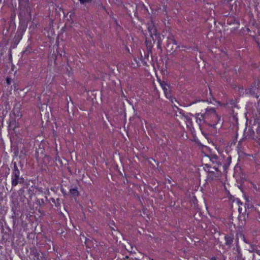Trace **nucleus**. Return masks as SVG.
Masks as SVG:
<instances>
[{
	"label": "nucleus",
	"instance_id": "1",
	"mask_svg": "<svg viewBox=\"0 0 260 260\" xmlns=\"http://www.w3.org/2000/svg\"><path fill=\"white\" fill-rule=\"evenodd\" d=\"M205 120V123L212 127H214L220 119V116L216 113L214 108L206 109V112L201 115Z\"/></svg>",
	"mask_w": 260,
	"mask_h": 260
},
{
	"label": "nucleus",
	"instance_id": "2",
	"mask_svg": "<svg viewBox=\"0 0 260 260\" xmlns=\"http://www.w3.org/2000/svg\"><path fill=\"white\" fill-rule=\"evenodd\" d=\"M206 156L209 158L210 161L213 165H215L213 167V169L218 171V168L222 165V159L217 155L213 153H210L209 154H207Z\"/></svg>",
	"mask_w": 260,
	"mask_h": 260
},
{
	"label": "nucleus",
	"instance_id": "3",
	"mask_svg": "<svg viewBox=\"0 0 260 260\" xmlns=\"http://www.w3.org/2000/svg\"><path fill=\"white\" fill-rule=\"evenodd\" d=\"M167 42L166 48L168 51L173 53L177 48H179L177 45V41L174 39L173 35H170L168 37Z\"/></svg>",
	"mask_w": 260,
	"mask_h": 260
},
{
	"label": "nucleus",
	"instance_id": "4",
	"mask_svg": "<svg viewBox=\"0 0 260 260\" xmlns=\"http://www.w3.org/2000/svg\"><path fill=\"white\" fill-rule=\"evenodd\" d=\"M20 178V171L17 167L16 162L14 164V169L12 176V185L16 186L18 185V179Z\"/></svg>",
	"mask_w": 260,
	"mask_h": 260
},
{
	"label": "nucleus",
	"instance_id": "5",
	"mask_svg": "<svg viewBox=\"0 0 260 260\" xmlns=\"http://www.w3.org/2000/svg\"><path fill=\"white\" fill-rule=\"evenodd\" d=\"M259 83V81H257L256 83V81H255L252 85H251L249 88L246 90L247 93H249L250 94L253 95L257 98H258V95H257L258 91V83Z\"/></svg>",
	"mask_w": 260,
	"mask_h": 260
},
{
	"label": "nucleus",
	"instance_id": "6",
	"mask_svg": "<svg viewBox=\"0 0 260 260\" xmlns=\"http://www.w3.org/2000/svg\"><path fill=\"white\" fill-rule=\"evenodd\" d=\"M85 244L87 248L91 249H96L98 248L100 243L96 241L95 239L92 238H86L85 241Z\"/></svg>",
	"mask_w": 260,
	"mask_h": 260
},
{
	"label": "nucleus",
	"instance_id": "7",
	"mask_svg": "<svg viewBox=\"0 0 260 260\" xmlns=\"http://www.w3.org/2000/svg\"><path fill=\"white\" fill-rule=\"evenodd\" d=\"M19 7H20L21 12L19 14V16L21 17L22 16L23 11L25 10L28 12V8L29 7V0H18Z\"/></svg>",
	"mask_w": 260,
	"mask_h": 260
},
{
	"label": "nucleus",
	"instance_id": "8",
	"mask_svg": "<svg viewBox=\"0 0 260 260\" xmlns=\"http://www.w3.org/2000/svg\"><path fill=\"white\" fill-rule=\"evenodd\" d=\"M234 240V236L233 234H226L224 236L225 244L228 246V248L230 249Z\"/></svg>",
	"mask_w": 260,
	"mask_h": 260
},
{
	"label": "nucleus",
	"instance_id": "9",
	"mask_svg": "<svg viewBox=\"0 0 260 260\" xmlns=\"http://www.w3.org/2000/svg\"><path fill=\"white\" fill-rule=\"evenodd\" d=\"M21 17V19L19 23V26L18 28V31L20 32V35L22 36L23 33L26 30L27 28V23H26L24 20H23L22 17ZM20 18V17L19 16Z\"/></svg>",
	"mask_w": 260,
	"mask_h": 260
},
{
	"label": "nucleus",
	"instance_id": "10",
	"mask_svg": "<svg viewBox=\"0 0 260 260\" xmlns=\"http://www.w3.org/2000/svg\"><path fill=\"white\" fill-rule=\"evenodd\" d=\"M160 84L161 87H162L164 93L167 97H169L171 96V92L169 89V85L166 83L165 81H161L160 82Z\"/></svg>",
	"mask_w": 260,
	"mask_h": 260
},
{
	"label": "nucleus",
	"instance_id": "11",
	"mask_svg": "<svg viewBox=\"0 0 260 260\" xmlns=\"http://www.w3.org/2000/svg\"><path fill=\"white\" fill-rule=\"evenodd\" d=\"M148 30L149 32L150 33V35L151 37L153 38V36H157V29L154 26V24L152 23H151L150 24H149L148 26ZM152 40L153 43L155 42V41L154 40L153 38H152Z\"/></svg>",
	"mask_w": 260,
	"mask_h": 260
},
{
	"label": "nucleus",
	"instance_id": "12",
	"mask_svg": "<svg viewBox=\"0 0 260 260\" xmlns=\"http://www.w3.org/2000/svg\"><path fill=\"white\" fill-rule=\"evenodd\" d=\"M236 249L237 251V253L236 254L238 259H241L242 258V254L240 250V246L239 245L238 238H237L236 239Z\"/></svg>",
	"mask_w": 260,
	"mask_h": 260
},
{
	"label": "nucleus",
	"instance_id": "13",
	"mask_svg": "<svg viewBox=\"0 0 260 260\" xmlns=\"http://www.w3.org/2000/svg\"><path fill=\"white\" fill-rule=\"evenodd\" d=\"M145 44L148 53L149 54V53H151L153 47V43H152L151 40L146 38L145 40Z\"/></svg>",
	"mask_w": 260,
	"mask_h": 260
},
{
	"label": "nucleus",
	"instance_id": "14",
	"mask_svg": "<svg viewBox=\"0 0 260 260\" xmlns=\"http://www.w3.org/2000/svg\"><path fill=\"white\" fill-rule=\"evenodd\" d=\"M70 193L74 198L78 197L79 196V192L78 190V188L77 187H75L74 188H70Z\"/></svg>",
	"mask_w": 260,
	"mask_h": 260
},
{
	"label": "nucleus",
	"instance_id": "15",
	"mask_svg": "<svg viewBox=\"0 0 260 260\" xmlns=\"http://www.w3.org/2000/svg\"><path fill=\"white\" fill-rule=\"evenodd\" d=\"M202 114L200 113H197L195 115L196 118L197 119V122L199 123V124H201L202 123V122L203 121L204 123H205V120L204 119V118H203L201 117V115Z\"/></svg>",
	"mask_w": 260,
	"mask_h": 260
},
{
	"label": "nucleus",
	"instance_id": "16",
	"mask_svg": "<svg viewBox=\"0 0 260 260\" xmlns=\"http://www.w3.org/2000/svg\"><path fill=\"white\" fill-rule=\"evenodd\" d=\"M255 216L256 219L260 222V207L258 208L255 209Z\"/></svg>",
	"mask_w": 260,
	"mask_h": 260
},
{
	"label": "nucleus",
	"instance_id": "17",
	"mask_svg": "<svg viewBox=\"0 0 260 260\" xmlns=\"http://www.w3.org/2000/svg\"><path fill=\"white\" fill-rule=\"evenodd\" d=\"M211 167V165L206 164H205L204 169V170L207 171V172L210 173H213L214 172L210 170V168Z\"/></svg>",
	"mask_w": 260,
	"mask_h": 260
},
{
	"label": "nucleus",
	"instance_id": "18",
	"mask_svg": "<svg viewBox=\"0 0 260 260\" xmlns=\"http://www.w3.org/2000/svg\"><path fill=\"white\" fill-rule=\"evenodd\" d=\"M98 10L100 11H105L106 12V13L109 14V13L107 12L105 7L104 6H103L102 4H100L98 5Z\"/></svg>",
	"mask_w": 260,
	"mask_h": 260
},
{
	"label": "nucleus",
	"instance_id": "19",
	"mask_svg": "<svg viewBox=\"0 0 260 260\" xmlns=\"http://www.w3.org/2000/svg\"><path fill=\"white\" fill-rule=\"evenodd\" d=\"M80 4L83 5H85L86 4H90L92 2V0H79Z\"/></svg>",
	"mask_w": 260,
	"mask_h": 260
},
{
	"label": "nucleus",
	"instance_id": "20",
	"mask_svg": "<svg viewBox=\"0 0 260 260\" xmlns=\"http://www.w3.org/2000/svg\"><path fill=\"white\" fill-rule=\"evenodd\" d=\"M13 114L15 116H17L18 117L22 116V114H20L19 111L18 110H16L15 108H14L13 110Z\"/></svg>",
	"mask_w": 260,
	"mask_h": 260
},
{
	"label": "nucleus",
	"instance_id": "21",
	"mask_svg": "<svg viewBox=\"0 0 260 260\" xmlns=\"http://www.w3.org/2000/svg\"><path fill=\"white\" fill-rule=\"evenodd\" d=\"M31 253L32 255H34L35 257H37L38 258L39 257V253L37 252V251L35 249H34L31 251Z\"/></svg>",
	"mask_w": 260,
	"mask_h": 260
},
{
	"label": "nucleus",
	"instance_id": "22",
	"mask_svg": "<svg viewBox=\"0 0 260 260\" xmlns=\"http://www.w3.org/2000/svg\"><path fill=\"white\" fill-rule=\"evenodd\" d=\"M237 235H238V234H237ZM239 235L241 237H242V238H243V241H244L245 243H249V242L247 241V240H246V239L245 238L244 235L242 233H240L239 234Z\"/></svg>",
	"mask_w": 260,
	"mask_h": 260
},
{
	"label": "nucleus",
	"instance_id": "23",
	"mask_svg": "<svg viewBox=\"0 0 260 260\" xmlns=\"http://www.w3.org/2000/svg\"><path fill=\"white\" fill-rule=\"evenodd\" d=\"M30 52V50L29 49V47H28L24 51L22 52L23 54L27 55L28 53Z\"/></svg>",
	"mask_w": 260,
	"mask_h": 260
},
{
	"label": "nucleus",
	"instance_id": "24",
	"mask_svg": "<svg viewBox=\"0 0 260 260\" xmlns=\"http://www.w3.org/2000/svg\"><path fill=\"white\" fill-rule=\"evenodd\" d=\"M24 182V179L23 177H20L18 179V183H23Z\"/></svg>",
	"mask_w": 260,
	"mask_h": 260
},
{
	"label": "nucleus",
	"instance_id": "25",
	"mask_svg": "<svg viewBox=\"0 0 260 260\" xmlns=\"http://www.w3.org/2000/svg\"><path fill=\"white\" fill-rule=\"evenodd\" d=\"M55 205L56 206H59L60 205V200L59 198L57 199L55 201Z\"/></svg>",
	"mask_w": 260,
	"mask_h": 260
},
{
	"label": "nucleus",
	"instance_id": "26",
	"mask_svg": "<svg viewBox=\"0 0 260 260\" xmlns=\"http://www.w3.org/2000/svg\"><path fill=\"white\" fill-rule=\"evenodd\" d=\"M228 254H229V256H230V259L231 260H236V259H237V258H237V256H232V254H231V253H230H230H229Z\"/></svg>",
	"mask_w": 260,
	"mask_h": 260
},
{
	"label": "nucleus",
	"instance_id": "27",
	"mask_svg": "<svg viewBox=\"0 0 260 260\" xmlns=\"http://www.w3.org/2000/svg\"><path fill=\"white\" fill-rule=\"evenodd\" d=\"M155 36L157 37V43H159L160 42V43H162V41L161 40V38H160L159 34H157V35Z\"/></svg>",
	"mask_w": 260,
	"mask_h": 260
},
{
	"label": "nucleus",
	"instance_id": "28",
	"mask_svg": "<svg viewBox=\"0 0 260 260\" xmlns=\"http://www.w3.org/2000/svg\"><path fill=\"white\" fill-rule=\"evenodd\" d=\"M6 82H7V83L8 84V85H10L11 83V79L10 78H7L6 79Z\"/></svg>",
	"mask_w": 260,
	"mask_h": 260
},
{
	"label": "nucleus",
	"instance_id": "29",
	"mask_svg": "<svg viewBox=\"0 0 260 260\" xmlns=\"http://www.w3.org/2000/svg\"><path fill=\"white\" fill-rule=\"evenodd\" d=\"M161 43H157V48L159 49L161 51H162V48L161 46Z\"/></svg>",
	"mask_w": 260,
	"mask_h": 260
},
{
	"label": "nucleus",
	"instance_id": "30",
	"mask_svg": "<svg viewBox=\"0 0 260 260\" xmlns=\"http://www.w3.org/2000/svg\"><path fill=\"white\" fill-rule=\"evenodd\" d=\"M51 201H52V202L55 204V202H56V201H56V200H55V199H53V198H51Z\"/></svg>",
	"mask_w": 260,
	"mask_h": 260
},
{
	"label": "nucleus",
	"instance_id": "31",
	"mask_svg": "<svg viewBox=\"0 0 260 260\" xmlns=\"http://www.w3.org/2000/svg\"><path fill=\"white\" fill-rule=\"evenodd\" d=\"M216 259H217V258H216V257H215V256H213L211 258V260H216Z\"/></svg>",
	"mask_w": 260,
	"mask_h": 260
},
{
	"label": "nucleus",
	"instance_id": "32",
	"mask_svg": "<svg viewBox=\"0 0 260 260\" xmlns=\"http://www.w3.org/2000/svg\"><path fill=\"white\" fill-rule=\"evenodd\" d=\"M61 192H62V193L65 195L66 194V192H64V190L63 188H61Z\"/></svg>",
	"mask_w": 260,
	"mask_h": 260
},
{
	"label": "nucleus",
	"instance_id": "33",
	"mask_svg": "<svg viewBox=\"0 0 260 260\" xmlns=\"http://www.w3.org/2000/svg\"><path fill=\"white\" fill-rule=\"evenodd\" d=\"M223 168L224 170H226V166H225V165L224 164V165H223Z\"/></svg>",
	"mask_w": 260,
	"mask_h": 260
},
{
	"label": "nucleus",
	"instance_id": "34",
	"mask_svg": "<svg viewBox=\"0 0 260 260\" xmlns=\"http://www.w3.org/2000/svg\"><path fill=\"white\" fill-rule=\"evenodd\" d=\"M222 257H223V260H226V257L224 255H222Z\"/></svg>",
	"mask_w": 260,
	"mask_h": 260
},
{
	"label": "nucleus",
	"instance_id": "35",
	"mask_svg": "<svg viewBox=\"0 0 260 260\" xmlns=\"http://www.w3.org/2000/svg\"><path fill=\"white\" fill-rule=\"evenodd\" d=\"M3 0H0V4L2 2ZM4 3L5 2V0H3Z\"/></svg>",
	"mask_w": 260,
	"mask_h": 260
},
{
	"label": "nucleus",
	"instance_id": "36",
	"mask_svg": "<svg viewBox=\"0 0 260 260\" xmlns=\"http://www.w3.org/2000/svg\"><path fill=\"white\" fill-rule=\"evenodd\" d=\"M143 8H144V9H145V7L144 6V5H143L142 6H141Z\"/></svg>",
	"mask_w": 260,
	"mask_h": 260
},
{
	"label": "nucleus",
	"instance_id": "37",
	"mask_svg": "<svg viewBox=\"0 0 260 260\" xmlns=\"http://www.w3.org/2000/svg\"><path fill=\"white\" fill-rule=\"evenodd\" d=\"M41 203H42V204H44V202L43 199L41 200Z\"/></svg>",
	"mask_w": 260,
	"mask_h": 260
},
{
	"label": "nucleus",
	"instance_id": "38",
	"mask_svg": "<svg viewBox=\"0 0 260 260\" xmlns=\"http://www.w3.org/2000/svg\"><path fill=\"white\" fill-rule=\"evenodd\" d=\"M196 102H192L191 103H190V105H191L192 104H194Z\"/></svg>",
	"mask_w": 260,
	"mask_h": 260
},
{
	"label": "nucleus",
	"instance_id": "39",
	"mask_svg": "<svg viewBox=\"0 0 260 260\" xmlns=\"http://www.w3.org/2000/svg\"><path fill=\"white\" fill-rule=\"evenodd\" d=\"M29 193H30V192H32V191L29 189L28 190Z\"/></svg>",
	"mask_w": 260,
	"mask_h": 260
},
{
	"label": "nucleus",
	"instance_id": "40",
	"mask_svg": "<svg viewBox=\"0 0 260 260\" xmlns=\"http://www.w3.org/2000/svg\"><path fill=\"white\" fill-rule=\"evenodd\" d=\"M228 159H230L231 160V157H228Z\"/></svg>",
	"mask_w": 260,
	"mask_h": 260
},
{
	"label": "nucleus",
	"instance_id": "41",
	"mask_svg": "<svg viewBox=\"0 0 260 260\" xmlns=\"http://www.w3.org/2000/svg\"><path fill=\"white\" fill-rule=\"evenodd\" d=\"M259 145H260V140H259Z\"/></svg>",
	"mask_w": 260,
	"mask_h": 260
}]
</instances>
